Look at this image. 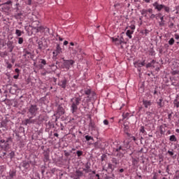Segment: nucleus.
Instances as JSON below:
<instances>
[{"instance_id":"12","label":"nucleus","mask_w":179,"mask_h":179,"mask_svg":"<svg viewBox=\"0 0 179 179\" xmlns=\"http://www.w3.org/2000/svg\"><path fill=\"white\" fill-rule=\"evenodd\" d=\"M91 166H92V164H90V162H87L85 164V168L83 169V171H85L86 174L90 173L92 171Z\"/></svg>"},{"instance_id":"40","label":"nucleus","mask_w":179,"mask_h":179,"mask_svg":"<svg viewBox=\"0 0 179 179\" xmlns=\"http://www.w3.org/2000/svg\"><path fill=\"white\" fill-rule=\"evenodd\" d=\"M126 34L129 37V38H132V34H134V31L127 30Z\"/></svg>"},{"instance_id":"43","label":"nucleus","mask_w":179,"mask_h":179,"mask_svg":"<svg viewBox=\"0 0 179 179\" xmlns=\"http://www.w3.org/2000/svg\"><path fill=\"white\" fill-rule=\"evenodd\" d=\"M169 141L171 142H177V138L176 137L175 135H172L169 137Z\"/></svg>"},{"instance_id":"25","label":"nucleus","mask_w":179,"mask_h":179,"mask_svg":"<svg viewBox=\"0 0 179 179\" xmlns=\"http://www.w3.org/2000/svg\"><path fill=\"white\" fill-rule=\"evenodd\" d=\"M74 176H76V177H78L77 179H79V178H80V177H83L84 173H83V171H82L76 170L74 173Z\"/></svg>"},{"instance_id":"5","label":"nucleus","mask_w":179,"mask_h":179,"mask_svg":"<svg viewBox=\"0 0 179 179\" xmlns=\"http://www.w3.org/2000/svg\"><path fill=\"white\" fill-rule=\"evenodd\" d=\"M93 145L96 150L100 149L101 150H106V148L108 146V143L102 141H97L93 144Z\"/></svg>"},{"instance_id":"54","label":"nucleus","mask_w":179,"mask_h":179,"mask_svg":"<svg viewBox=\"0 0 179 179\" xmlns=\"http://www.w3.org/2000/svg\"><path fill=\"white\" fill-rule=\"evenodd\" d=\"M92 90H85V91H84V92H85V94H86V96H89L91 93H92Z\"/></svg>"},{"instance_id":"32","label":"nucleus","mask_w":179,"mask_h":179,"mask_svg":"<svg viewBox=\"0 0 179 179\" xmlns=\"http://www.w3.org/2000/svg\"><path fill=\"white\" fill-rule=\"evenodd\" d=\"M123 126H124V131L125 132V134L127 135V136H131V134L128 133V129H129V127L128 126V124H126L125 123H124Z\"/></svg>"},{"instance_id":"51","label":"nucleus","mask_w":179,"mask_h":179,"mask_svg":"<svg viewBox=\"0 0 179 179\" xmlns=\"http://www.w3.org/2000/svg\"><path fill=\"white\" fill-rule=\"evenodd\" d=\"M175 40L174 38H171L169 41V45H173L175 43Z\"/></svg>"},{"instance_id":"13","label":"nucleus","mask_w":179,"mask_h":179,"mask_svg":"<svg viewBox=\"0 0 179 179\" xmlns=\"http://www.w3.org/2000/svg\"><path fill=\"white\" fill-rule=\"evenodd\" d=\"M152 104H153V101H152V100H148L146 99H143V105L144 106L145 108H149Z\"/></svg>"},{"instance_id":"36","label":"nucleus","mask_w":179,"mask_h":179,"mask_svg":"<svg viewBox=\"0 0 179 179\" xmlns=\"http://www.w3.org/2000/svg\"><path fill=\"white\" fill-rule=\"evenodd\" d=\"M148 55H151L152 57H155L156 55V52H155V49H153V48H150L148 50Z\"/></svg>"},{"instance_id":"6","label":"nucleus","mask_w":179,"mask_h":179,"mask_svg":"<svg viewBox=\"0 0 179 179\" xmlns=\"http://www.w3.org/2000/svg\"><path fill=\"white\" fill-rule=\"evenodd\" d=\"M65 108L66 107L64 103L57 105L56 114H55V115H56V118H59L61 115H64V114H65Z\"/></svg>"},{"instance_id":"8","label":"nucleus","mask_w":179,"mask_h":179,"mask_svg":"<svg viewBox=\"0 0 179 179\" xmlns=\"http://www.w3.org/2000/svg\"><path fill=\"white\" fill-rule=\"evenodd\" d=\"M12 3H13V2L11 0H8L5 3H3L1 4L2 10H3L4 12H8L10 10V8H12Z\"/></svg>"},{"instance_id":"24","label":"nucleus","mask_w":179,"mask_h":179,"mask_svg":"<svg viewBox=\"0 0 179 179\" xmlns=\"http://www.w3.org/2000/svg\"><path fill=\"white\" fill-rule=\"evenodd\" d=\"M31 25L32 27H34V30L35 31V30L40 26V21H38V20L33 21L31 23Z\"/></svg>"},{"instance_id":"61","label":"nucleus","mask_w":179,"mask_h":179,"mask_svg":"<svg viewBox=\"0 0 179 179\" xmlns=\"http://www.w3.org/2000/svg\"><path fill=\"white\" fill-rule=\"evenodd\" d=\"M172 75L173 76L179 75V71L176 70V71H172Z\"/></svg>"},{"instance_id":"50","label":"nucleus","mask_w":179,"mask_h":179,"mask_svg":"<svg viewBox=\"0 0 179 179\" xmlns=\"http://www.w3.org/2000/svg\"><path fill=\"white\" fill-rule=\"evenodd\" d=\"M76 155L78 157H80V156H83V151L78 150Z\"/></svg>"},{"instance_id":"21","label":"nucleus","mask_w":179,"mask_h":179,"mask_svg":"<svg viewBox=\"0 0 179 179\" xmlns=\"http://www.w3.org/2000/svg\"><path fill=\"white\" fill-rule=\"evenodd\" d=\"M87 101H93L96 100V92H92L89 96H87Z\"/></svg>"},{"instance_id":"20","label":"nucleus","mask_w":179,"mask_h":179,"mask_svg":"<svg viewBox=\"0 0 179 179\" xmlns=\"http://www.w3.org/2000/svg\"><path fill=\"white\" fill-rule=\"evenodd\" d=\"M16 177V170H10L8 173V176H6V179H13Z\"/></svg>"},{"instance_id":"48","label":"nucleus","mask_w":179,"mask_h":179,"mask_svg":"<svg viewBox=\"0 0 179 179\" xmlns=\"http://www.w3.org/2000/svg\"><path fill=\"white\" fill-rule=\"evenodd\" d=\"M47 169V167L45 166H42L41 168V172L42 176H44V173H45V169Z\"/></svg>"},{"instance_id":"15","label":"nucleus","mask_w":179,"mask_h":179,"mask_svg":"<svg viewBox=\"0 0 179 179\" xmlns=\"http://www.w3.org/2000/svg\"><path fill=\"white\" fill-rule=\"evenodd\" d=\"M148 13H150V15H152V13H153V9H152V8H149V9H148V10H146V9H143V10H141V15H142L143 16H144L145 17H148Z\"/></svg>"},{"instance_id":"46","label":"nucleus","mask_w":179,"mask_h":179,"mask_svg":"<svg viewBox=\"0 0 179 179\" xmlns=\"http://www.w3.org/2000/svg\"><path fill=\"white\" fill-rule=\"evenodd\" d=\"M116 166L115 165H113V164H108V169H110L111 171H114V169H115Z\"/></svg>"},{"instance_id":"49","label":"nucleus","mask_w":179,"mask_h":179,"mask_svg":"<svg viewBox=\"0 0 179 179\" xmlns=\"http://www.w3.org/2000/svg\"><path fill=\"white\" fill-rule=\"evenodd\" d=\"M131 163H132V166H136L138 164V162L137 161L136 159L132 158Z\"/></svg>"},{"instance_id":"64","label":"nucleus","mask_w":179,"mask_h":179,"mask_svg":"<svg viewBox=\"0 0 179 179\" xmlns=\"http://www.w3.org/2000/svg\"><path fill=\"white\" fill-rule=\"evenodd\" d=\"M175 178L179 179V171L176 172Z\"/></svg>"},{"instance_id":"63","label":"nucleus","mask_w":179,"mask_h":179,"mask_svg":"<svg viewBox=\"0 0 179 179\" xmlns=\"http://www.w3.org/2000/svg\"><path fill=\"white\" fill-rule=\"evenodd\" d=\"M115 177L114 174L112 175V176H105V179H113V178Z\"/></svg>"},{"instance_id":"30","label":"nucleus","mask_w":179,"mask_h":179,"mask_svg":"<svg viewBox=\"0 0 179 179\" xmlns=\"http://www.w3.org/2000/svg\"><path fill=\"white\" fill-rule=\"evenodd\" d=\"M155 64H156V60L153 59L151 61V62L146 64V68H155Z\"/></svg>"},{"instance_id":"53","label":"nucleus","mask_w":179,"mask_h":179,"mask_svg":"<svg viewBox=\"0 0 179 179\" xmlns=\"http://www.w3.org/2000/svg\"><path fill=\"white\" fill-rule=\"evenodd\" d=\"M85 139H86L87 141H94L93 137H92L89 135L85 136Z\"/></svg>"},{"instance_id":"27","label":"nucleus","mask_w":179,"mask_h":179,"mask_svg":"<svg viewBox=\"0 0 179 179\" xmlns=\"http://www.w3.org/2000/svg\"><path fill=\"white\" fill-rule=\"evenodd\" d=\"M23 54V57L26 58L27 55H31V52H30V50L29 48H24Z\"/></svg>"},{"instance_id":"45","label":"nucleus","mask_w":179,"mask_h":179,"mask_svg":"<svg viewBox=\"0 0 179 179\" xmlns=\"http://www.w3.org/2000/svg\"><path fill=\"white\" fill-rule=\"evenodd\" d=\"M161 22H159V26H164V15H162L161 18H159Z\"/></svg>"},{"instance_id":"18","label":"nucleus","mask_w":179,"mask_h":179,"mask_svg":"<svg viewBox=\"0 0 179 179\" xmlns=\"http://www.w3.org/2000/svg\"><path fill=\"white\" fill-rule=\"evenodd\" d=\"M31 118H33L32 116H31L29 119H25L24 121V125H27V124H37V120H32Z\"/></svg>"},{"instance_id":"59","label":"nucleus","mask_w":179,"mask_h":179,"mask_svg":"<svg viewBox=\"0 0 179 179\" xmlns=\"http://www.w3.org/2000/svg\"><path fill=\"white\" fill-rule=\"evenodd\" d=\"M106 158H107V155L106 154H103L102 156L101 157V162H104V160H106L105 159Z\"/></svg>"},{"instance_id":"9","label":"nucleus","mask_w":179,"mask_h":179,"mask_svg":"<svg viewBox=\"0 0 179 179\" xmlns=\"http://www.w3.org/2000/svg\"><path fill=\"white\" fill-rule=\"evenodd\" d=\"M29 113L32 115L33 117H36L37 114V111H38V108L37 107V105H31L28 109Z\"/></svg>"},{"instance_id":"17","label":"nucleus","mask_w":179,"mask_h":179,"mask_svg":"<svg viewBox=\"0 0 179 179\" xmlns=\"http://www.w3.org/2000/svg\"><path fill=\"white\" fill-rule=\"evenodd\" d=\"M5 44L7 45L9 52H13V48H15V45H13V41H8V42Z\"/></svg>"},{"instance_id":"44","label":"nucleus","mask_w":179,"mask_h":179,"mask_svg":"<svg viewBox=\"0 0 179 179\" xmlns=\"http://www.w3.org/2000/svg\"><path fill=\"white\" fill-rule=\"evenodd\" d=\"M93 174H96V171H92L90 173H89L90 179H94V176H93Z\"/></svg>"},{"instance_id":"34","label":"nucleus","mask_w":179,"mask_h":179,"mask_svg":"<svg viewBox=\"0 0 179 179\" xmlns=\"http://www.w3.org/2000/svg\"><path fill=\"white\" fill-rule=\"evenodd\" d=\"M66 79H64L59 83V86H61L63 89H65L66 87Z\"/></svg>"},{"instance_id":"26","label":"nucleus","mask_w":179,"mask_h":179,"mask_svg":"<svg viewBox=\"0 0 179 179\" xmlns=\"http://www.w3.org/2000/svg\"><path fill=\"white\" fill-rule=\"evenodd\" d=\"M70 45H72V46L76 45V49L74 50L75 54L78 53V51H80V47L78 43H76L75 44L73 42H71Z\"/></svg>"},{"instance_id":"1","label":"nucleus","mask_w":179,"mask_h":179,"mask_svg":"<svg viewBox=\"0 0 179 179\" xmlns=\"http://www.w3.org/2000/svg\"><path fill=\"white\" fill-rule=\"evenodd\" d=\"M12 142H13V139L10 136L6 138V139L0 136V148L6 152L10 149V143H12Z\"/></svg>"},{"instance_id":"28","label":"nucleus","mask_w":179,"mask_h":179,"mask_svg":"<svg viewBox=\"0 0 179 179\" xmlns=\"http://www.w3.org/2000/svg\"><path fill=\"white\" fill-rule=\"evenodd\" d=\"M44 30H45V28H44V27H43V26H38L35 30H34V34H37V33H38V32H43V31H44Z\"/></svg>"},{"instance_id":"31","label":"nucleus","mask_w":179,"mask_h":179,"mask_svg":"<svg viewBox=\"0 0 179 179\" xmlns=\"http://www.w3.org/2000/svg\"><path fill=\"white\" fill-rule=\"evenodd\" d=\"M0 127L1 128H6L8 127V120L5 119L2 120L0 123Z\"/></svg>"},{"instance_id":"58","label":"nucleus","mask_w":179,"mask_h":179,"mask_svg":"<svg viewBox=\"0 0 179 179\" xmlns=\"http://www.w3.org/2000/svg\"><path fill=\"white\" fill-rule=\"evenodd\" d=\"M90 127H92V129H94L96 128V124H94V123L90 122L89 124Z\"/></svg>"},{"instance_id":"38","label":"nucleus","mask_w":179,"mask_h":179,"mask_svg":"<svg viewBox=\"0 0 179 179\" xmlns=\"http://www.w3.org/2000/svg\"><path fill=\"white\" fill-rule=\"evenodd\" d=\"M17 88H13V87H10L9 89V92L11 94H16V92H17Z\"/></svg>"},{"instance_id":"4","label":"nucleus","mask_w":179,"mask_h":179,"mask_svg":"<svg viewBox=\"0 0 179 179\" xmlns=\"http://www.w3.org/2000/svg\"><path fill=\"white\" fill-rule=\"evenodd\" d=\"M152 6L155 8V10H157V12H162V10L164 9V12L170 13V7L166 6L164 4H160L159 2L155 1L152 3Z\"/></svg>"},{"instance_id":"60","label":"nucleus","mask_w":179,"mask_h":179,"mask_svg":"<svg viewBox=\"0 0 179 179\" xmlns=\"http://www.w3.org/2000/svg\"><path fill=\"white\" fill-rule=\"evenodd\" d=\"M18 44H23V38H18Z\"/></svg>"},{"instance_id":"22","label":"nucleus","mask_w":179,"mask_h":179,"mask_svg":"<svg viewBox=\"0 0 179 179\" xmlns=\"http://www.w3.org/2000/svg\"><path fill=\"white\" fill-rule=\"evenodd\" d=\"M163 16V14H162V13H159L157 15L155 14H151L150 15H149V18L151 19L152 20H153L155 17V19L157 20L158 19H160L161 17Z\"/></svg>"},{"instance_id":"33","label":"nucleus","mask_w":179,"mask_h":179,"mask_svg":"<svg viewBox=\"0 0 179 179\" xmlns=\"http://www.w3.org/2000/svg\"><path fill=\"white\" fill-rule=\"evenodd\" d=\"M168 155H169V156H171V157H172L173 159H176V157H177V155H174V150L171 149L169 150H168L167 152Z\"/></svg>"},{"instance_id":"52","label":"nucleus","mask_w":179,"mask_h":179,"mask_svg":"<svg viewBox=\"0 0 179 179\" xmlns=\"http://www.w3.org/2000/svg\"><path fill=\"white\" fill-rule=\"evenodd\" d=\"M154 113H155V111H152V112L147 111L146 114H147L148 118H150V117H152V115H153Z\"/></svg>"},{"instance_id":"56","label":"nucleus","mask_w":179,"mask_h":179,"mask_svg":"<svg viewBox=\"0 0 179 179\" xmlns=\"http://www.w3.org/2000/svg\"><path fill=\"white\" fill-rule=\"evenodd\" d=\"M9 156H10V159H13V157H15V152L14 151H11L9 153Z\"/></svg>"},{"instance_id":"19","label":"nucleus","mask_w":179,"mask_h":179,"mask_svg":"<svg viewBox=\"0 0 179 179\" xmlns=\"http://www.w3.org/2000/svg\"><path fill=\"white\" fill-rule=\"evenodd\" d=\"M25 30L30 36H31V34H34V28L31 26V24L25 26Z\"/></svg>"},{"instance_id":"23","label":"nucleus","mask_w":179,"mask_h":179,"mask_svg":"<svg viewBox=\"0 0 179 179\" xmlns=\"http://www.w3.org/2000/svg\"><path fill=\"white\" fill-rule=\"evenodd\" d=\"M14 17L15 19L19 20H23V18L24 17V15H23V13L22 12L18 13H15L14 15Z\"/></svg>"},{"instance_id":"35","label":"nucleus","mask_w":179,"mask_h":179,"mask_svg":"<svg viewBox=\"0 0 179 179\" xmlns=\"http://www.w3.org/2000/svg\"><path fill=\"white\" fill-rule=\"evenodd\" d=\"M123 149H129L131 146L129 145V141H124L123 146H122Z\"/></svg>"},{"instance_id":"10","label":"nucleus","mask_w":179,"mask_h":179,"mask_svg":"<svg viewBox=\"0 0 179 179\" xmlns=\"http://www.w3.org/2000/svg\"><path fill=\"white\" fill-rule=\"evenodd\" d=\"M43 162L47 163V162H50V148L46 149V150L43 151Z\"/></svg>"},{"instance_id":"41","label":"nucleus","mask_w":179,"mask_h":179,"mask_svg":"<svg viewBox=\"0 0 179 179\" xmlns=\"http://www.w3.org/2000/svg\"><path fill=\"white\" fill-rule=\"evenodd\" d=\"M127 149L123 148L122 146L120 145V146H117V148L115 149V152H117V153H119L120 150H122L123 152H125Z\"/></svg>"},{"instance_id":"47","label":"nucleus","mask_w":179,"mask_h":179,"mask_svg":"<svg viewBox=\"0 0 179 179\" xmlns=\"http://www.w3.org/2000/svg\"><path fill=\"white\" fill-rule=\"evenodd\" d=\"M141 33L142 34H145V36H148V34H149V33H150V31H149V29H144V30L141 31Z\"/></svg>"},{"instance_id":"37","label":"nucleus","mask_w":179,"mask_h":179,"mask_svg":"<svg viewBox=\"0 0 179 179\" xmlns=\"http://www.w3.org/2000/svg\"><path fill=\"white\" fill-rule=\"evenodd\" d=\"M56 52H57V55L62 52V48H61V46L58 43L57 44V47H56Z\"/></svg>"},{"instance_id":"11","label":"nucleus","mask_w":179,"mask_h":179,"mask_svg":"<svg viewBox=\"0 0 179 179\" xmlns=\"http://www.w3.org/2000/svg\"><path fill=\"white\" fill-rule=\"evenodd\" d=\"M47 116L44 114H41L38 115V118L36 119V124L38 125L41 124L42 122H44L45 121V118Z\"/></svg>"},{"instance_id":"55","label":"nucleus","mask_w":179,"mask_h":179,"mask_svg":"<svg viewBox=\"0 0 179 179\" xmlns=\"http://www.w3.org/2000/svg\"><path fill=\"white\" fill-rule=\"evenodd\" d=\"M5 57H8V52L6 51L1 52V58H5Z\"/></svg>"},{"instance_id":"57","label":"nucleus","mask_w":179,"mask_h":179,"mask_svg":"<svg viewBox=\"0 0 179 179\" xmlns=\"http://www.w3.org/2000/svg\"><path fill=\"white\" fill-rule=\"evenodd\" d=\"M140 131H141V132H142V134H144L145 135H146V131L145 130V127L142 126L141 127Z\"/></svg>"},{"instance_id":"42","label":"nucleus","mask_w":179,"mask_h":179,"mask_svg":"<svg viewBox=\"0 0 179 179\" xmlns=\"http://www.w3.org/2000/svg\"><path fill=\"white\" fill-rule=\"evenodd\" d=\"M159 131H160L161 135H164V132H166V129H164V127H163V125H161L159 127Z\"/></svg>"},{"instance_id":"3","label":"nucleus","mask_w":179,"mask_h":179,"mask_svg":"<svg viewBox=\"0 0 179 179\" xmlns=\"http://www.w3.org/2000/svg\"><path fill=\"white\" fill-rule=\"evenodd\" d=\"M81 100L82 99H80V97H74L71 99V101L72 103L71 106V110L73 114H75V113L78 111V106H79V104H80Z\"/></svg>"},{"instance_id":"29","label":"nucleus","mask_w":179,"mask_h":179,"mask_svg":"<svg viewBox=\"0 0 179 179\" xmlns=\"http://www.w3.org/2000/svg\"><path fill=\"white\" fill-rule=\"evenodd\" d=\"M111 162L113 164H115L114 166L115 167H117V166H118V164H120V159H118V158L113 157V158H112Z\"/></svg>"},{"instance_id":"62","label":"nucleus","mask_w":179,"mask_h":179,"mask_svg":"<svg viewBox=\"0 0 179 179\" xmlns=\"http://www.w3.org/2000/svg\"><path fill=\"white\" fill-rule=\"evenodd\" d=\"M159 177L158 173H155L152 179H157Z\"/></svg>"},{"instance_id":"2","label":"nucleus","mask_w":179,"mask_h":179,"mask_svg":"<svg viewBox=\"0 0 179 179\" xmlns=\"http://www.w3.org/2000/svg\"><path fill=\"white\" fill-rule=\"evenodd\" d=\"M63 59V64L62 65H58L56 66L57 69H59V68H62V69H67V71H69V69L73 64H75V60L70 59V60H66L64 57L62 58Z\"/></svg>"},{"instance_id":"14","label":"nucleus","mask_w":179,"mask_h":179,"mask_svg":"<svg viewBox=\"0 0 179 179\" xmlns=\"http://www.w3.org/2000/svg\"><path fill=\"white\" fill-rule=\"evenodd\" d=\"M21 167H23L25 169V170H28V169L30 167L29 161L24 160L22 161L19 166V169H21Z\"/></svg>"},{"instance_id":"39","label":"nucleus","mask_w":179,"mask_h":179,"mask_svg":"<svg viewBox=\"0 0 179 179\" xmlns=\"http://www.w3.org/2000/svg\"><path fill=\"white\" fill-rule=\"evenodd\" d=\"M15 34H16V36H17V37H20V36H22V34H24V31H20L19 29H16Z\"/></svg>"},{"instance_id":"7","label":"nucleus","mask_w":179,"mask_h":179,"mask_svg":"<svg viewBox=\"0 0 179 179\" xmlns=\"http://www.w3.org/2000/svg\"><path fill=\"white\" fill-rule=\"evenodd\" d=\"M44 42H43V38L41 40H36V43L38 44V50L43 51L45 50V48H48V44L47 43V40L43 39Z\"/></svg>"},{"instance_id":"16","label":"nucleus","mask_w":179,"mask_h":179,"mask_svg":"<svg viewBox=\"0 0 179 179\" xmlns=\"http://www.w3.org/2000/svg\"><path fill=\"white\" fill-rule=\"evenodd\" d=\"M156 103L158 108H163V107H164V102L163 101L162 96H161L159 99H156Z\"/></svg>"}]
</instances>
